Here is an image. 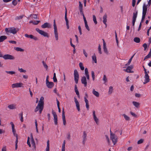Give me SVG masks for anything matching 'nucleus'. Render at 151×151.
I'll use <instances>...</instances> for the list:
<instances>
[{
	"mask_svg": "<svg viewBox=\"0 0 151 151\" xmlns=\"http://www.w3.org/2000/svg\"><path fill=\"white\" fill-rule=\"evenodd\" d=\"M85 76H83L81 78V82L84 85L85 87L87 86V80H88L90 79L88 69L87 68L85 69Z\"/></svg>",
	"mask_w": 151,
	"mask_h": 151,
	"instance_id": "f257e3e1",
	"label": "nucleus"
},
{
	"mask_svg": "<svg viewBox=\"0 0 151 151\" xmlns=\"http://www.w3.org/2000/svg\"><path fill=\"white\" fill-rule=\"evenodd\" d=\"M53 28L54 29V35L55 40L57 41L58 40L59 36L58 32V29L56 24L55 20L54 19L53 21Z\"/></svg>",
	"mask_w": 151,
	"mask_h": 151,
	"instance_id": "f03ea898",
	"label": "nucleus"
},
{
	"mask_svg": "<svg viewBox=\"0 0 151 151\" xmlns=\"http://www.w3.org/2000/svg\"><path fill=\"white\" fill-rule=\"evenodd\" d=\"M44 108V105L38 104L35 110V112H36L39 111V113L41 114Z\"/></svg>",
	"mask_w": 151,
	"mask_h": 151,
	"instance_id": "7ed1b4c3",
	"label": "nucleus"
},
{
	"mask_svg": "<svg viewBox=\"0 0 151 151\" xmlns=\"http://www.w3.org/2000/svg\"><path fill=\"white\" fill-rule=\"evenodd\" d=\"M36 30L39 34H40L41 35L43 36L44 37H48V34L44 31L40 30L38 28H36Z\"/></svg>",
	"mask_w": 151,
	"mask_h": 151,
	"instance_id": "20e7f679",
	"label": "nucleus"
},
{
	"mask_svg": "<svg viewBox=\"0 0 151 151\" xmlns=\"http://www.w3.org/2000/svg\"><path fill=\"white\" fill-rule=\"evenodd\" d=\"M74 80L76 84H77L79 78V75L77 70L75 69L74 70Z\"/></svg>",
	"mask_w": 151,
	"mask_h": 151,
	"instance_id": "39448f33",
	"label": "nucleus"
},
{
	"mask_svg": "<svg viewBox=\"0 0 151 151\" xmlns=\"http://www.w3.org/2000/svg\"><path fill=\"white\" fill-rule=\"evenodd\" d=\"M111 139L114 145L116 143L117 141V137L115 134H112L110 136Z\"/></svg>",
	"mask_w": 151,
	"mask_h": 151,
	"instance_id": "423d86ee",
	"label": "nucleus"
},
{
	"mask_svg": "<svg viewBox=\"0 0 151 151\" xmlns=\"http://www.w3.org/2000/svg\"><path fill=\"white\" fill-rule=\"evenodd\" d=\"M3 58L5 60H14V57L9 54H6L3 56Z\"/></svg>",
	"mask_w": 151,
	"mask_h": 151,
	"instance_id": "0eeeda50",
	"label": "nucleus"
},
{
	"mask_svg": "<svg viewBox=\"0 0 151 151\" xmlns=\"http://www.w3.org/2000/svg\"><path fill=\"white\" fill-rule=\"evenodd\" d=\"M137 14L138 12L137 11H136L135 12H134L133 13L132 22V25L134 27V25L137 17Z\"/></svg>",
	"mask_w": 151,
	"mask_h": 151,
	"instance_id": "6e6552de",
	"label": "nucleus"
},
{
	"mask_svg": "<svg viewBox=\"0 0 151 151\" xmlns=\"http://www.w3.org/2000/svg\"><path fill=\"white\" fill-rule=\"evenodd\" d=\"M103 43V49L104 53L106 55L109 54V52L106 47V42L104 39H102Z\"/></svg>",
	"mask_w": 151,
	"mask_h": 151,
	"instance_id": "1a4fd4ad",
	"label": "nucleus"
},
{
	"mask_svg": "<svg viewBox=\"0 0 151 151\" xmlns=\"http://www.w3.org/2000/svg\"><path fill=\"white\" fill-rule=\"evenodd\" d=\"M23 85V84L22 83L19 82L12 84V88H19L22 87Z\"/></svg>",
	"mask_w": 151,
	"mask_h": 151,
	"instance_id": "9d476101",
	"label": "nucleus"
},
{
	"mask_svg": "<svg viewBox=\"0 0 151 151\" xmlns=\"http://www.w3.org/2000/svg\"><path fill=\"white\" fill-rule=\"evenodd\" d=\"M18 29H16L14 27H11L9 28V32L13 34H16L17 32L19 31Z\"/></svg>",
	"mask_w": 151,
	"mask_h": 151,
	"instance_id": "9b49d317",
	"label": "nucleus"
},
{
	"mask_svg": "<svg viewBox=\"0 0 151 151\" xmlns=\"http://www.w3.org/2000/svg\"><path fill=\"white\" fill-rule=\"evenodd\" d=\"M93 115L94 121L97 124H99V119L96 116L95 112L94 111H93Z\"/></svg>",
	"mask_w": 151,
	"mask_h": 151,
	"instance_id": "f8f14e48",
	"label": "nucleus"
},
{
	"mask_svg": "<svg viewBox=\"0 0 151 151\" xmlns=\"http://www.w3.org/2000/svg\"><path fill=\"white\" fill-rule=\"evenodd\" d=\"M147 5H146L145 3H144L143 6V10L142 14H146L147 10Z\"/></svg>",
	"mask_w": 151,
	"mask_h": 151,
	"instance_id": "ddd939ff",
	"label": "nucleus"
},
{
	"mask_svg": "<svg viewBox=\"0 0 151 151\" xmlns=\"http://www.w3.org/2000/svg\"><path fill=\"white\" fill-rule=\"evenodd\" d=\"M107 15L106 14H105L103 17V22L105 25L106 27H107L106 22H107Z\"/></svg>",
	"mask_w": 151,
	"mask_h": 151,
	"instance_id": "4468645a",
	"label": "nucleus"
},
{
	"mask_svg": "<svg viewBox=\"0 0 151 151\" xmlns=\"http://www.w3.org/2000/svg\"><path fill=\"white\" fill-rule=\"evenodd\" d=\"M51 27V24L47 22L45 23L41 26V27L44 29L46 28H50Z\"/></svg>",
	"mask_w": 151,
	"mask_h": 151,
	"instance_id": "2eb2a0df",
	"label": "nucleus"
},
{
	"mask_svg": "<svg viewBox=\"0 0 151 151\" xmlns=\"http://www.w3.org/2000/svg\"><path fill=\"white\" fill-rule=\"evenodd\" d=\"M74 101L75 103L76 104V108L78 110V111H80V104L78 102V101L77 100V99L76 97L74 98Z\"/></svg>",
	"mask_w": 151,
	"mask_h": 151,
	"instance_id": "dca6fc26",
	"label": "nucleus"
},
{
	"mask_svg": "<svg viewBox=\"0 0 151 151\" xmlns=\"http://www.w3.org/2000/svg\"><path fill=\"white\" fill-rule=\"evenodd\" d=\"M133 68V67L132 65L128 66L126 69H124V70L127 73H132L133 72V71H131V70Z\"/></svg>",
	"mask_w": 151,
	"mask_h": 151,
	"instance_id": "f3484780",
	"label": "nucleus"
},
{
	"mask_svg": "<svg viewBox=\"0 0 151 151\" xmlns=\"http://www.w3.org/2000/svg\"><path fill=\"white\" fill-rule=\"evenodd\" d=\"M47 86L49 88H52L54 86V84L53 82H46Z\"/></svg>",
	"mask_w": 151,
	"mask_h": 151,
	"instance_id": "a211bd4d",
	"label": "nucleus"
},
{
	"mask_svg": "<svg viewBox=\"0 0 151 151\" xmlns=\"http://www.w3.org/2000/svg\"><path fill=\"white\" fill-rule=\"evenodd\" d=\"M144 77L145 78V80L143 83L144 84H145L148 82L150 81L149 76L148 74H145Z\"/></svg>",
	"mask_w": 151,
	"mask_h": 151,
	"instance_id": "6ab92c4d",
	"label": "nucleus"
},
{
	"mask_svg": "<svg viewBox=\"0 0 151 151\" xmlns=\"http://www.w3.org/2000/svg\"><path fill=\"white\" fill-rule=\"evenodd\" d=\"M86 137L87 134L85 131H84L83 132V135L82 136L83 138V144L85 143V141L86 140Z\"/></svg>",
	"mask_w": 151,
	"mask_h": 151,
	"instance_id": "aec40b11",
	"label": "nucleus"
},
{
	"mask_svg": "<svg viewBox=\"0 0 151 151\" xmlns=\"http://www.w3.org/2000/svg\"><path fill=\"white\" fill-rule=\"evenodd\" d=\"M10 124L11 125L12 132L13 133H16V131L15 129L14 125L12 122H10Z\"/></svg>",
	"mask_w": 151,
	"mask_h": 151,
	"instance_id": "412c9836",
	"label": "nucleus"
},
{
	"mask_svg": "<svg viewBox=\"0 0 151 151\" xmlns=\"http://www.w3.org/2000/svg\"><path fill=\"white\" fill-rule=\"evenodd\" d=\"M92 93L93 94L95 95L96 97H99V93L98 92L95 90L93 89V90Z\"/></svg>",
	"mask_w": 151,
	"mask_h": 151,
	"instance_id": "4be33fe9",
	"label": "nucleus"
},
{
	"mask_svg": "<svg viewBox=\"0 0 151 151\" xmlns=\"http://www.w3.org/2000/svg\"><path fill=\"white\" fill-rule=\"evenodd\" d=\"M38 104L44 105V98L43 96L40 97Z\"/></svg>",
	"mask_w": 151,
	"mask_h": 151,
	"instance_id": "5701e85b",
	"label": "nucleus"
},
{
	"mask_svg": "<svg viewBox=\"0 0 151 151\" xmlns=\"http://www.w3.org/2000/svg\"><path fill=\"white\" fill-rule=\"evenodd\" d=\"M79 9L80 13L83 12V5L81 1H79Z\"/></svg>",
	"mask_w": 151,
	"mask_h": 151,
	"instance_id": "b1692460",
	"label": "nucleus"
},
{
	"mask_svg": "<svg viewBox=\"0 0 151 151\" xmlns=\"http://www.w3.org/2000/svg\"><path fill=\"white\" fill-rule=\"evenodd\" d=\"M93 62H94L95 63H97L96 58L95 54H94L92 57Z\"/></svg>",
	"mask_w": 151,
	"mask_h": 151,
	"instance_id": "393cba45",
	"label": "nucleus"
},
{
	"mask_svg": "<svg viewBox=\"0 0 151 151\" xmlns=\"http://www.w3.org/2000/svg\"><path fill=\"white\" fill-rule=\"evenodd\" d=\"M8 107L10 109H13L16 108V105L14 104H12L9 105Z\"/></svg>",
	"mask_w": 151,
	"mask_h": 151,
	"instance_id": "a878e982",
	"label": "nucleus"
},
{
	"mask_svg": "<svg viewBox=\"0 0 151 151\" xmlns=\"http://www.w3.org/2000/svg\"><path fill=\"white\" fill-rule=\"evenodd\" d=\"M7 38V37L5 35H2L0 37V42H3Z\"/></svg>",
	"mask_w": 151,
	"mask_h": 151,
	"instance_id": "bb28decb",
	"label": "nucleus"
},
{
	"mask_svg": "<svg viewBox=\"0 0 151 151\" xmlns=\"http://www.w3.org/2000/svg\"><path fill=\"white\" fill-rule=\"evenodd\" d=\"M75 92L76 93V94L79 97V91H78V89L77 88V87L76 85H75Z\"/></svg>",
	"mask_w": 151,
	"mask_h": 151,
	"instance_id": "cd10ccee",
	"label": "nucleus"
},
{
	"mask_svg": "<svg viewBox=\"0 0 151 151\" xmlns=\"http://www.w3.org/2000/svg\"><path fill=\"white\" fill-rule=\"evenodd\" d=\"M113 87L112 86H110L109 89L108 94H111L113 92Z\"/></svg>",
	"mask_w": 151,
	"mask_h": 151,
	"instance_id": "c85d7f7f",
	"label": "nucleus"
},
{
	"mask_svg": "<svg viewBox=\"0 0 151 151\" xmlns=\"http://www.w3.org/2000/svg\"><path fill=\"white\" fill-rule=\"evenodd\" d=\"M46 151H50V143L49 140H48L47 142V145L46 148Z\"/></svg>",
	"mask_w": 151,
	"mask_h": 151,
	"instance_id": "c756f323",
	"label": "nucleus"
},
{
	"mask_svg": "<svg viewBox=\"0 0 151 151\" xmlns=\"http://www.w3.org/2000/svg\"><path fill=\"white\" fill-rule=\"evenodd\" d=\"M32 138H31V143L33 146L35 148V147L36 145H35V141L34 140V139L33 138L32 136V135H31Z\"/></svg>",
	"mask_w": 151,
	"mask_h": 151,
	"instance_id": "7c9ffc66",
	"label": "nucleus"
},
{
	"mask_svg": "<svg viewBox=\"0 0 151 151\" xmlns=\"http://www.w3.org/2000/svg\"><path fill=\"white\" fill-rule=\"evenodd\" d=\"M132 104L133 105L137 108H138L140 104L139 103L136 101H133Z\"/></svg>",
	"mask_w": 151,
	"mask_h": 151,
	"instance_id": "2f4dec72",
	"label": "nucleus"
},
{
	"mask_svg": "<svg viewBox=\"0 0 151 151\" xmlns=\"http://www.w3.org/2000/svg\"><path fill=\"white\" fill-rule=\"evenodd\" d=\"M151 57V49L149 53L145 57L144 60L146 59L149 58Z\"/></svg>",
	"mask_w": 151,
	"mask_h": 151,
	"instance_id": "473e14b6",
	"label": "nucleus"
},
{
	"mask_svg": "<svg viewBox=\"0 0 151 151\" xmlns=\"http://www.w3.org/2000/svg\"><path fill=\"white\" fill-rule=\"evenodd\" d=\"M134 41L136 43H138L140 42V39L138 37H135L134 39Z\"/></svg>",
	"mask_w": 151,
	"mask_h": 151,
	"instance_id": "72a5a7b5",
	"label": "nucleus"
},
{
	"mask_svg": "<svg viewBox=\"0 0 151 151\" xmlns=\"http://www.w3.org/2000/svg\"><path fill=\"white\" fill-rule=\"evenodd\" d=\"M40 22V21H31L29 22V23H32L34 24L35 25H37V24L39 23Z\"/></svg>",
	"mask_w": 151,
	"mask_h": 151,
	"instance_id": "f704fd0d",
	"label": "nucleus"
},
{
	"mask_svg": "<svg viewBox=\"0 0 151 151\" xmlns=\"http://www.w3.org/2000/svg\"><path fill=\"white\" fill-rule=\"evenodd\" d=\"M15 49L17 51L23 52L24 51L23 49L19 47L15 48Z\"/></svg>",
	"mask_w": 151,
	"mask_h": 151,
	"instance_id": "c9c22d12",
	"label": "nucleus"
},
{
	"mask_svg": "<svg viewBox=\"0 0 151 151\" xmlns=\"http://www.w3.org/2000/svg\"><path fill=\"white\" fill-rule=\"evenodd\" d=\"M65 21L66 22V24H69L67 18L66 10V12H65Z\"/></svg>",
	"mask_w": 151,
	"mask_h": 151,
	"instance_id": "e433bc0d",
	"label": "nucleus"
},
{
	"mask_svg": "<svg viewBox=\"0 0 151 151\" xmlns=\"http://www.w3.org/2000/svg\"><path fill=\"white\" fill-rule=\"evenodd\" d=\"M79 67L81 70H83L84 69V67L83 66V64L82 63H79Z\"/></svg>",
	"mask_w": 151,
	"mask_h": 151,
	"instance_id": "4c0bfd02",
	"label": "nucleus"
},
{
	"mask_svg": "<svg viewBox=\"0 0 151 151\" xmlns=\"http://www.w3.org/2000/svg\"><path fill=\"white\" fill-rule=\"evenodd\" d=\"M123 116L124 117V119H125L126 120H129L130 118L129 116H127V115H126L125 114H123Z\"/></svg>",
	"mask_w": 151,
	"mask_h": 151,
	"instance_id": "58836bf2",
	"label": "nucleus"
},
{
	"mask_svg": "<svg viewBox=\"0 0 151 151\" xmlns=\"http://www.w3.org/2000/svg\"><path fill=\"white\" fill-rule=\"evenodd\" d=\"M93 18L94 22L95 24H96L97 23V22L96 21V18L95 15H93Z\"/></svg>",
	"mask_w": 151,
	"mask_h": 151,
	"instance_id": "ea45409f",
	"label": "nucleus"
},
{
	"mask_svg": "<svg viewBox=\"0 0 151 151\" xmlns=\"http://www.w3.org/2000/svg\"><path fill=\"white\" fill-rule=\"evenodd\" d=\"M5 72L6 73H8V74H11V75H13V74H15V72H14V71H6Z\"/></svg>",
	"mask_w": 151,
	"mask_h": 151,
	"instance_id": "a19ab883",
	"label": "nucleus"
},
{
	"mask_svg": "<svg viewBox=\"0 0 151 151\" xmlns=\"http://www.w3.org/2000/svg\"><path fill=\"white\" fill-rule=\"evenodd\" d=\"M133 57H134V55H133L131 58L129 60L128 63L125 65H129L130 64V63L132 61V59L133 58Z\"/></svg>",
	"mask_w": 151,
	"mask_h": 151,
	"instance_id": "79ce46f5",
	"label": "nucleus"
},
{
	"mask_svg": "<svg viewBox=\"0 0 151 151\" xmlns=\"http://www.w3.org/2000/svg\"><path fill=\"white\" fill-rule=\"evenodd\" d=\"M85 23V27H86V29L88 30V31H89L90 30V29H89V28L88 27V24H87V22H84Z\"/></svg>",
	"mask_w": 151,
	"mask_h": 151,
	"instance_id": "37998d69",
	"label": "nucleus"
},
{
	"mask_svg": "<svg viewBox=\"0 0 151 151\" xmlns=\"http://www.w3.org/2000/svg\"><path fill=\"white\" fill-rule=\"evenodd\" d=\"M91 76L92 78V80L93 81H94L95 80V75H94V73L93 71H92L91 72Z\"/></svg>",
	"mask_w": 151,
	"mask_h": 151,
	"instance_id": "c03bdc74",
	"label": "nucleus"
},
{
	"mask_svg": "<svg viewBox=\"0 0 151 151\" xmlns=\"http://www.w3.org/2000/svg\"><path fill=\"white\" fill-rule=\"evenodd\" d=\"M24 35L25 37L28 38H31L32 39V37L33 36L32 35H28L27 34H25Z\"/></svg>",
	"mask_w": 151,
	"mask_h": 151,
	"instance_id": "a18cd8bd",
	"label": "nucleus"
},
{
	"mask_svg": "<svg viewBox=\"0 0 151 151\" xmlns=\"http://www.w3.org/2000/svg\"><path fill=\"white\" fill-rule=\"evenodd\" d=\"M18 70L21 73H25L26 72V71L25 70H24L22 68H19Z\"/></svg>",
	"mask_w": 151,
	"mask_h": 151,
	"instance_id": "49530a36",
	"label": "nucleus"
},
{
	"mask_svg": "<svg viewBox=\"0 0 151 151\" xmlns=\"http://www.w3.org/2000/svg\"><path fill=\"white\" fill-rule=\"evenodd\" d=\"M54 123L55 125H57V121H58V117H54Z\"/></svg>",
	"mask_w": 151,
	"mask_h": 151,
	"instance_id": "de8ad7c7",
	"label": "nucleus"
},
{
	"mask_svg": "<svg viewBox=\"0 0 151 151\" xmlns=\"http://www.w3.org/2000/svg\"><path fill=\"white\" fill-rule=\"evenodd\" d=\"M62 119H63V120H65L64 111L63 110V111H62Z\"/></svg>",
	"mask_w": 151,
	"mask_h": 151,
	"instance_id": "09e8293b",
	"label": "nucleus"
},
{
	"mask_svg": "<svg viewBox=\"0 0 151 151\" xmlns=\"http://www.w3.org/2000/svg\"><path fill=\"white\" fill-rule=\"evenodd\" d=\"M98 51L99 53L100 54H102V52L101 51V46L100 44L99 45L98 48Z\"/></svg>",
	"mask_w": 151,
	"mask_h": 151,
	"instance_id": "8fccbe9b",
	"label": "nucleus"
},
{
	"mask_svg": "<svg viewBox=\"0 0 151 151\" xmlns=\"http://www.w3.org/2000/svg\"><path fill=\"white\" fill-rule=\"evenodd\" d=\"M144 141V139H140L137 142V144H140L143 142Z\"/></svg>",
	"mask_w": 151,
	"mask_h": 151,
	"instance_id": "3c124183",
	"label": "nucleus"
},
{
	"mask_svg": "<svg viewBox=\"0 0 151 151\" xmlns=\"http://www.w3.org/2000/svg\"><path fill=\"white\" fill-rule=\"evenodd\" d=\"M80 14L81 15H82L83 16V20H84V22H87V21L86 20V18L84 16L83 13V12L81 13H80Z\"/></svg>",
	"mask_w": 151,
	"mask_h": 151,
	"instance_id": "603ef678",
	"label": "nucleus"
},
{
	"mask_svg": "<svg viewBox=\"0 0 151 151\" xmlns=\"http://www.w3.org/2000/svg\"><path fill=\"white\" fill-rule=\"evenodd\" d=\"M42 64H43V65L44 66V67L46 69H47V68H48V66H47V65H46V63H45V62H44V61H43L42 62Z\"/></svg>",
	"mask_w": 151,
	"mask_h": 151,
	"instance_id": "864d4df0",
	"label": "nucleus"
},
{
	"mask_svg": "<svg viewBox=\"0 0 151 151\" xmlns=\"http://www.w3.org/2000/svg\"><path fill=\"white\" fill-rule=\"evenodd\" d=\"M103 80L104 81V83H106L107 82V78L105 75H104L103 78Z\"/></svg>",
	"mask_w": 151,
	"mask_h": 151,
	"instance_id": "5fc2aeb1",
	"label": "nucleus"
},
{
	"mask_svg": "<svg viewBox=\"0 0 151 151\" xmlns=\"http://www.w3.org/2000/svg\"><path fill=\"white\" fill-rule=\"evenodd\" d=\"M23 17V16H17L15 18L16 20H19L20 19H21Z\"/></svg>",
	"mask_w": 151,
	"mask_h": 151,
	"instance_id": "6e6d98bb",
	"label": "nucleus"
},
{
	"mask_svg": "<svg viewBox=\"0 0 151 151\" xmlns=\"http://www.w3.org/2000/svg\"><path fill=\"white\" fill-rule=\"evenodd\" d=\"M52 113L54 117H57V115L56 114V112L54 111L53 110H52Z\"/></svg>",
	"mask_w": 151,
	"mask_h": 151,
	"instance_id": "4d7b16f0",
	"label": "nucleus"
},
{
	"mask_svg": "<svg viewBox=\"0 0 151 151\" xmlns=\"http://www.w3.org/2000/svg\"><path fill=\"white\" fill-rule=\"evenodd\" d=\"M6 146H3L2 148L1 151H6Z\"/></svg>",
	"mask_w": 151,
	"mask_h": 151,
	"instance_id": "13d9d810",
	"label": "nucleus"
},
{
	"mask_svg": "<svg viewBox=\"0 0 151 151\" xmlns=\"http://www.w3.org/2000/svg\"><path fill=\"white\" fill-rule=\"evenodd\" d=\"M83 53L84 54V55H85V56L86 57H87L88 56V54L86 52V51L84 49H83Z\"/></svg>",
	"mask_w": 151,
	"mask_h": 151,
	"instance_id": "bf43d9fd",
	"label": "nucleus"
},
{
	"mask_svg": "<svg viewBox=\"0 0 151 151\" xmlns=\"http://www.w3.org/2000/svg\"><path fill=\"white\" fill-rule=\"evenodd\" d=\"M78 30L79 31V32L80 33V35H81L82 34V30H81V28L80 26H78Z\"/></svg>",
	"mask_w": 151,
	"mask_h": 151,
	"instance_id": "052dcab7",
	"label": "nucleus"
},
{
	"mask_svg": "<svg viewBox=\"0 0 151 151\" xmlns=\"http://www.w3.org/2000/svg\"><path fill=\"white\" fill-rule=\"evenodd\" d=\"M145 15H146L145 14H142V17L141 22H143V21L145 19Z\"/></svg>",
	"mask_w": 151,
	"mask_h": 151,
	"instance_id": "680f3d73",
	"label": "nucleus"
},
{
	"mask_svg": "<svg viewBox=\"0 0 151 151\" xmlns=\"http://www.w3.org/2000/svg\"><path fill=\"white\" fill-rule=\"evenodd\" d=\"M27 143V144L29 146V147H30L31 145H30V142H29V137H28Z\"/></svg>",
	"mask_w": 151,
	"mask_h": 151,
	"instance_id": "e2e57ef3",
	"label": "nucleus"
},
{
	"mask_svg": "<svg viewBox=\"0 0 151 151\" xmlns=\"http://www.w3.org/2000/svg\"><path fill=\"white\" fill-rule=\"evenodd\" d=\"M12 2L14 6L16 5L17 3V1L16 0H14Z\"/></svg>",
	"mask_w": 151,
	"mask_h": 151,
	"instance_id": "0e129e2a",
	"label": "nucleus"
},
{
	"mask_svg": "<svg viewBox=\"0 0 151 151\" xmlns=\"http://www.w3.org/2000/svg\"><path fill=\"white\" fill-rule=\"evenodd\" d=\"M143 47L144 48V50H145L147 47V45L146 43H144L143 45Z\"/></svg>",
	"mask_w": 151,
	"mask_h": 151,
	"instance_id": "69168bd1",
	"label": "nucleus"
},
{
	"mask_svg": "<svg viewBox=\"0 0 151 151\" xmlns=\"http://www.w3.org/2000/svg\"><path fill=\"white\" fill-rule=\"evenodd\" d=\"M136 3V0H132V6L133 7H134L135 6Z\"/></svg>",
	"mask_w": 151,
	"mask_h": 151,
	"instance_id": "338daca9",
	"label": "nucleus"
},
{
	"mask_svg": "<svg viewBox=\"0 0 151 151\" xmlns=\"http://www.w3.org/2000/svg\"><path fill=\"white\" fill-rule=\"evenodd\" d=\"M9 42L10 43L14 44H16L17 43L16 41L13 40L9 41Z\"/></svg>",
	"mask_w": 151,
	"mask_h": 151,
	"instance_id": "774afa93",
	"label": "nucleus"
}]
</instances>
